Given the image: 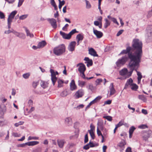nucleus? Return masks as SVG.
I'll return each instance as SVG.
<instances>
[{"label":"nucleus","mask_w":152,"mask_h":152,"mask_svg":"<svg viewBox=\"0 0 152 152\" xmlns=\"http://www.w3.org/2000/svg\"><path fill=\"white\" fill-rule=\"evenodd\" d=\"M77 137L78 135L77 134H75L70 136L69 138L70 140H74L75 138H77Z\"/></svg>","instance_id":"53"},{"label":"nucleus","mask_w":152,"mask_h":152,"mask_svg":"<svg viewBox=\"0 0 152 152\" xmlns=\"http://www.w3.org/2000/svg\"><path fill=\"white\" fill-rule=\"evenodd\" d=\"M127 71V69L124 68L119 71L120 75L121 76H124L126 75Z\"/></svg>","instance_id":"26"},{"label":"nucleus","mask_w":152,"mask_h":152,"mask_svg":"<svg viewBox=\"0 0 152 152\" xmlns=\"http://www.w3.org/2000/svg\"><path fill=\"white\" fill-rule=\"evenodd\" d=\"M46 45V43L45 41H42L38 43V48H42L44 47Z\"/></svg>","instance_id":"23"},{"label":"nucleus","mask_w":152,"mask_h":152,"mask_svg":"<svg viewBox=\"0 0 152 152\" xmlns=\"http://www.w3.org/2000/svg\"><path fill=\"white\" fill-rule=\"evenodd\" d=\"M147 34L148 38L151 40H152V26H148L147 28Z\"/></svg>","instance_id":"9"},{"label":"nucleus","mask_w":152,"mask_h":152,"mask_svg":"<svg viewBox=\"0 0 152 152\" xmlns=\"http://www.w3.org/2000/svg\"><path fill=\"white\" fill-rule=\"evenodd\" d=\"M110 90V95H112L114 94L115 92V90L114 88L113 83H111L109 88Z\"/></svg>","instance_id":"20"},{"label":"nucleus","mask_w":152,"mask_h":152,"mask_svg":"<svg viewBox=\"0 0 152 152\" xmlns=\"http://www.w3.org/2000/svg\"><path fill=\"white\" fill-rule=\"evenodd\" d=\"M93 31L94 34L97 38H100L102 37L103 34L102 32L95 29L94 28H93Z\"/></svg>","instance_id":"11"},{"label":"nucleus","mask_w":152,"mask_h":152,"mask_svg":"<svg viewBox=\"0 0 152 152\" xmlns=\"http://www.w3.org/2000/svg\"><path fill=\"white\" fill-rule=\"evenodd\" d=\"M48 20L49 22L52 27L55 29H56L57 27L56 20L55 19L52 18H48Z\"/></svg>","instance_id":"10"},{"label":"nucleus","mask_w":152,"mask_h":152,"mask_svg":"<svg viewBox=\"0 0 152 152\" xmlns=\"http://www.w3.org/2000/svg\"><path fill=\"white\" fill-rule=\"evenodd\" d=\"M7 111L6 107L4 104H2L0 106V112L1 114L3 115L6 113Z\"/></svg>","instance_id":"14"},{"label":"nucleus","mask_w":152,"mask_h":152,"mask_svg":"<svg viewBox=\"0 0 152 152\" xmlns=\"http://www.w3.org/2000/svg\"><path fill=\"white\" fill-rule=\"evenodd\" d=\"M124 122L123 121H120L115 126H116V128H118L123 125H124Z\"/></svg>","instance_id":"39"},{"label":"nucleus","mask_w":152,"mask_h":152,"mask_svg":"<svg viewBox=\"0 0 152 152\" xmlns=\"http://www.w3.org/2000/svg\"><path fill=\"white\" fill-rule=\"evenodd\" d=\"M68 95V93L66 91H64L61 94V95L62 97H65Z\"/></svg>","instance_id":"43"},{"label":"nucleus","mask_w":152,"mask_h":152,"mask_svg":"<svg viewBox=\"0 0 152 152\" xmlns=\"http://www.w3.org/2000/svg\"><path fill=\"white\" fill-rule=\"evenodd\" d=\"M151 133V130H149L147 131H144L143 132V135L142 137L143 140L145 141L147 140L148 138L150 137Z\"/></svg>","instance_id":"8"},{"label":"nucleus","mask_w":152,"mask_h":152,"mask_svg":"<svg viewBox=\"0 0 152 152\" xmlns=\"http://www.w3.org/2000/svg\"><path fill=\"white\" fill-rule=\"evenodd\" d=\"M128 59V57L125 56H123L121 59H119L116 64L117 66H119L121 65H123L125 63Z\"/></svg>","instance_id":"5"},{"label":"nucleus","mask_w":152,"mask_h":152,"mask_svg":"<svg viewBox=\"0 0 152 152\" xmlns=\"http://www.w3.org/2000/svg\"><path fill=\"white\" fill-rule=\"evenodd\" d=\"M124 31L123 30H121L119 31L116 34V36H119Z\"/></svg>","instance_id":"64"},{"label":"nucleus","mask_w":152,"mask_h":152,"mask_svg":"<svg viewBox=\"0 0 152 152\" xmlns=\"http://www.w3.org/2000/svg\"><path fill=\"white\" fill-rule=\"evenodd\" d=\"M48 83L47 82L41 80L40 85L43 88H46L48 86Z\"/></svg>","instance_id":"27"},{"label":"nucleus","mask_w":152,"mask_h":152,"mask_svg":"<svg viewBox=\"0 0 152 152\" xmlns=\"http://www.w3.org/2000/svg\"><path fill=\"white\" fill-rule=\"evenodd\" d=\"M17 13V11L16 10H15L12 12L10 15H9L8 17L9 18H11L13 19L14 16Z\"/></svg>","instance_id":"29"},{"label":"nucleus","mask_w":152,"mask_h":152,"mask_svg":"<svg viewBox=\"0 0 152 152\" xmlns=\"http://www.w3.org/2000/svg\"><path fill=\"white\" fill-rule=\"evenodd\" d=\"M88 89L91 91L94 90V87L92 84H91L89 85Z\"/></svg>","instance_id":"62"},{"label":"nucleus","mask_w":152,"mask_h":152,"mask_svg":"<svg viewBox=\"0 0 152 152\" xmlns=\"http://www.w3.org/2000/svg\"><path fill=\"white\" fill-rule=\"evenodd\" d=\"M39 139V137H36L29 136L28 139V140H38Z\"/></svg>","instance_id":"42"},{"label":"nucleus","mask_w":152,"mask_h":152,"mask_svg":"<svg viewBox=\"0 0 152 152\" xmlns=\"http://www.w3.org/2000/svg\"><path fill=\"white\" fill-rule=\"evenodd\" d=\"M90 146L89 145V143L87 144L86 145H85L83 147V148L84 149L87 150H88L90 148Z\"/></svg>","instance_id":"61"},{"label":"nucleus","mask_w":152,"mask_h":152,"mask_svg":"<svg viewBox=\"0 0 152 152\" xmlns=\"http://www.w3.org/2000/svg\"><path fill=\"white\" fill-rule=\"evenodd\" d=\"M28 16L27 14L22 15L19 17V19L20 20H23L26 18Z\"/></svg>","instance_id":"38"},{"label":"nucleus","mask_w":152,"mask_h":152,"mask_svg":"<svg viewBox=\"0 0 152 152\" xmlns=\"http://www.w3.org/2000/svg\"><path fill=\"white\" fill-rule=\"evenodd\" d=\"M103 124V121L101 119H99L98 121V123H97L98 126H102Z\"/></svg>","instance_id":"44"},{"label":"nucleus","mask_w":152,"mask_h":152,"mask_svg":"<svg viewBox=\"0 0 152 152\" xmlns=\"http://www.w3.org/2000/svg\"><path fill=\"white\" fill-rule=\"evenodd\" d=\"M138 98L143 101L144 102H145L147 100V99L144 95H140L138 96Z\"/></svg>","instance_id":"32"},{"label":"nucleus","mask_w":152,"mask_h":152,"mask_svg":"<svg viewBox=\"0 0 152 152\" xmlns=\"http://www.w3.org/2000/svg\"><path fill=\"white\" fill-rule=\"evenodd\" d=\"M5 64V62L4 60L0 58V65L4 66Z\"/></svg>","instance_id":"52"},{"label":"nucleus","mask_w":152,"mask_h":152,"mask_svg":"<svg viewBox=\"0 0 152 152\" xmlns=\"http://www.w3.org/2000/svg\"><path fill=\"white\" fill-rule=\"evenodd\" d=\"M89 145L90 147L91 148L94 147L98 145V143L94 144L91 141L89 142Z\"/></svg>","instance_id":"34"},{"label":"nucleus","mask_w":152,"mask_h":152,"mask_svg":"<svg viewBox=\"0 0 152 152\" xmlns=\"http://www.w3.org/2000/svg\"><path fill=\"white\" fill-rule=\"evenodd\" d=\"M76 67H79L78 71L80 73L85 72L86 70V67L85 65L82 63H79L77 64Z\"/></svg>","instance_id":"6"},{"label":"nucleus","mask_w":152,"mask_h":152,"mask_svg":"<svg viewBox=\"0 0 152 152\" xmlns=\"http://www.w3.org/2000/svg\"><path fill=\"white\" fill-rule=\"evenodd\" d=\"M88 134H86L85 136V139L84 142V143H86L88 141Z\"/></svg>","instance_id":"56"},{"label":"nucleus","mask_w":152,"mask_h":152,"mask_svg":"<svg viewBox=\"0 0 152 152\" xmlns=\"http://www.w3.org/2000/svg\"><path fill=\"white\" fill-rule=\"evenodd\" d=\"M58 88H61L63 86V84L64 83V81L63 80L58 79Z\"/></svg>","instance_id":"30"},{"label":"nucleus","mask_w":152,"mask_h":152,"mask_svg":"<svg viewBox=\"0 0 152 152\" xmlns=\"http://www.w3.org/2000/svg\"><path fill=\"white\" fill-rule=\"evenodd\" d=\"M39 143V142L37 141H32L28 142H26L27 146H34L38 144Z\"/></svg>","instance_id":"24"},{"label":"nucleus","mask_w":152,"mask_h":152,"mask_svg":"<svg viewBox=\"0 0 152 152\" xmlns=\"http://www.w3.org/2000/svg\"><path fill=\"white\" fill-rule=\"evenodd\" d=\"M65 51V47L64 44H62L54 48L53 52L55 54L59 56L62 55Z\"/></svg>","instance_id":"3"},{"label":"nucleus","mask_w":152,"mask_h":152,"mask_svg":"<svg viewBox=\"0 0 152 152\" xmlns=\"http://www.w3.org/2000/svg\"><path fill=\"white\" fill-rule=\"evenodd\" d=\"M57 142L59 147L61 148H63L64 144L66 142L64 139L58 140Z\"/></svg>","instance_id":"16"},{"label":"nucleus","mask_w":152,"mask_h":152,"mask_svg":"<svg viewBox=\"0 0 152 152\" xmlns=\"http://www.w3.org/2000/svg\"><path fill=\"white\" fill-rule=\"evenodd\" d=\"M90 136L92 139H94L95 138V134L93 132H89Z\"/></svg>","instance_id":"55"},{"label":"nucleus","mask_w":152,"mask_h":152,"mask_svg":"<svg viewBox=\"0 0 152 152\" xmlns=\"http://www.w3.org/2000/svg\"><path fill=\"white\" fill-rule=\"evenodd\" d=\"M126 143L124 140H123L119 144L118 146L121 147H123L126 144Z\"/></svg>","instance_id":"33"},{"label":"nucleus","mask_w":152,"mask_h":152,"mask_svg":"<svg viewBox=\"0 0 152 152\" xmlns=\"http://www.w3.org/2000/svg\"><path fill=\"white\" fill-rule=\"evenodd\" d=\"M132 47L130 46H128L126 48V50H124L121 52L120 53V54H127L128 53V56L129 58L130 59V61H131L132 59L131 58H130L129 56L131 57L132 58L134 59L133 60H135L137 59V58L135 56L134 53L133 54L132 52H131V51H132Z\"/></svg>","instance_id":"4"},{"label":"nucleus","mask_w":152,"mask_h":152,"mask_svg":"<svg viewBox=\"0 0 152 152\" xmlns=\"http://www.w3.org/2000/svg\"><path fill=\"white\" fill-rule=\"evenodd\" d=\"M84 94L83 90L80 89L77 91L75 93L74 96L76 99L82 97Z\"/></svg>","instance_id":"12"},{"label":"nucleus","mask_w":152,"mask_h":152,"mask_svg":"<svg viewBox=\"0 0 152 152\" xmlns=\"http://www.w3.org/2000/svg\"><path fill=\"white\" fill-rule=\"evenodd\" d=\"M89 54L94 57H98V55L97 54L96 51L93 48H91L88 50Z\"/></svg>","instance_id":"17"},{"label":"nucleus","mask_w":152,"mask_h":152,"mask_svg":"<svg viewBox=\"0 0 152 152\" xmlns=\"http://www.w3.org/2000/svg\"><path fill=\"white\" fill-rule=\"evenodd\" d=\"M84 105L83 104H81L77 106L76 107V108L77 109H80V108H82L83 107Z\"/></svg>","instance_id":"59"},{"label":"nucleus","mask_w":152,"mask_h":152,"mask_svg":"<svg viewBox=\"0 0 152 152\" xmlns=\"http://www.w3.org/2000/svg\"><path fill=\"white\" fill-rule=\"evenodd\" d=\"M78 31H76L75 29H74L72 30L69 33V34L72 36V35L75 33H77Z\"/></svg>","instance_id":"54"},{"label":"nucleus","mask_w":152,"mask_h":152,"mask_svg":"<svg viewBox=\"0 0 152 152\" xmlns=\"http://www.w3.org/2000/svg\"><path fill=\"white\" fill-rule=\"evenodd\" d=\"M97 134L99 136L101 135L102 138H103V135H102L101 131L99 129V127H97Z\"/></svg>","instance_id":"49"},{"label":"nucleus","mask_w":152,"mask_h":152,"mask_svg":"<svg viewBox=\"0 0 152 152\" xmlns=\"http://www.w3.org/2000/svg\"><path fill=\"white\" fill-rule=\"evenodd\" d=\"M86 82L85 81L79 80L78 81V85L81 86L83 87L85 84Z\"/></svg>","instance_id":"36"},{"label":"nucleus","mask_w":152,"mask_h":152,"mask_svg":"<svg viewBox=\"0 0 152 152\" xmlns=\"http://www.w3.org/2000/svg\"><path fill=\"white\" fill-rule=\"evenodd\" d=\"M65 122L66 124L68 126L71 125L72 124V120L70 117L66 118L65 119Z\"/></svg>","instance_id":"21"},{"label":"nucleus","mask_w":152,"mask_h":152,"mask_svg":"<svg viewBox=\"0 0 152 152\" xmlns=\"http://www.w3.org/2000/svg\"><path fill=\"white\" fill-rule=\"evenodd\" d=\"M84 60L86 61L85 62V63H87V66L88 67H89L91 66L93 64V61L91 59H90L88 57H85L84 59Z\"/></svg>","instance_id":"18"},{"label":"nucleus","mask_w":152,"mask_h":152,"mask_svg":"<svg viewBox=\"0 0 152 152\" xmlns=\"http://www.w3.org/2000/svg\"><path fill=\"white\" fill-rule=\"evenodd\" d=\"M26 33L27 35L28 36H29L31 37H32L34 36L33 34H31L28 30L27 29H26Z\"/></svg>","instance_id":"41"},{"label":"nucleus","mask_w":152,"mask_h":152,"mask_svg":"<svg viewBox=\"0 0 152 152\" xmlns=\"http://www.w3.org/2000/svg\"><path fill=\"white\" fill-rule=\"evenodd\" d=\"M105 22L104 24V27L105 28H106L108 26L110 25V22L107 18L105 19Z\"/></svg>","instance_id":"28"},{"label":"nucleus","mask_w":152,"mask_h":152,"mask_svg":"<svg viewBox=\"0 0 152 152\" xmlns=\"http://www.w3.org/2000/svg\"><path fill=\"white\" fill-rule=\"evenodd\" d=\"M103 118L106 119L110 121H111L112 120V117L110 116H104Z\"/></svg>","instance_id":"40"},{"label":"nucleus","mask_w":152,"mask_h":152,"mask_svg":"<svg viewBox=\"0 0 152 152\" xmlns=\"http://www.w3.org/2000/svg\"><path fill=\"white\" fill-rule=\"evenodd\" d=\"M60 33L64 39H69L71 37V36L69 34V33L68 34H66L64 32L60 31Z\"/></svg>","instance_id":"15"},{"label":"nucleus","mask_w":152,"mask_h":152,"mask_svg":"<svg viewBox=\"0 0 152 152\" xmlns=\"http://www.w3.org/2000/svg\"><path fill=\"white\" fill-rule=\"evenodd\" d=\"M27 146L26 142L17 145V147L26 148Z\"/></svg>","instance_id":"37"},{"label":"nucleus","mask_w":152,"mask_h":152,"mask_svg":"<svg viewBox=\"0 0 152 152\" xmlns=\"http://www.w3.org/2000/svg\"><path fill=\"white\" fill-rule=\"evenodd\" d=\"M13 18H11L8 17L7 19V24H11L12 22V21Z\"/></svg>","instance_id":"58"},{"label":"nucleus","mask_w":152,"mask_h":152,"mask_svg":"<svg viewBox=\"0 0 152 152\" xmlns=\"http://www.w3.org/2000/svg\"><path fill=\"white\" fill-rule=\"evenodd\" d=\"M131 85L132 84H131L130 83H128V82H126V83L125 86H124V89H127L129 87H130L131 86Z\"/></svg>","instance_id":"48"},{"label":"nucleus","mask_w":152,"mask_h":152,"mask_svg":"<svg viewBox=\"0 0 152 152\" xmlns=\"http://www.w3.org/2000/svg\"><path fill=\"white\" fill-rule=\"evenodd\" d=\"M30 75V74L29 73H26L23 74V77L24 78L26 79L28 78L29 77Z\"/></svg>","instance_id":"50"},{"label":"nucleus","mask_w":152,"mask_h":152,"mask_svg":"<svg viewBox=\"0 0 152 152\" xmlns=\"http://www.w3.org/2000/svg\"><path fill=\"white\" fill-rule=\"evenodd\" d=\"M135 129L136 128L134 126H132L129 129V133L133 134V132Z\"/></svg>","instance_id":"45"},{"label":"nucleus","mask_w":152,"mask_h":152,"mask_svg":"<svg viewBox=\"0 0 152 152\" xmlns=\"http://www.w3.org/2000/svg\"><path fill=\"white\" fill-rule=\"evenodd\" d=\"M84 38L83 35L81 34H79L76 36V39H77V45L79 44V42L80 41H82Z\"/></svg>","instance_id":"22"},{"label":"nucleus","mask_w":152,"mask_h":152,"mask_svg":"<svg viewBox=\"0 0 152 152\" xmlns=\"http://www.w3.org/2000/svg\"><path fill=\"white\" fill-rule=\"evenodd\" d=\"M24 0H19V2L18 3V7H19L22 4Z\"/></svg>","instance_id":"57"},{"label":"nucleus","mask_w":152,"mask_h":152,"mask_svg":"<svg viewBox=\"0 0 152 152\" xmlns=\"http://www.w3.org/2000/svg\"><path fill=\"white\" fill-rule=\"evenodd\" d=\"M18 37L23 39H24L25 38V36L24 34L20 33Z\"/></svg>","instance_id":"51"},{"label":"nucleus","mask_w":152,"mask_h":152,"mask_svg":"<svg viewBox=\"0 0 152 152\" xmlns=\"http://www.w3.org/2000/svg\"><path fill=\"white\" fill-rule=\"evenodd\" d=\"M131 85V88L132 90L136 91L138 88V86L135 84L133 83Z\"/></svg>","instance_id":"31"},{"label":"nucleus","mask_w":152,"mask_h":152,"mask_svg":"<svg viewBox=\"0 0 152 152\" xmlns=\"http://www.w3.org/2000/svg\"><path fill=\"white\" fill-rule=\"evenodd\" d=\"M91 129L89 130V132H93V130L94 129L95 126L93 125L92 124H91L90 126Z\"/></svg>","instance_id":"60"},{"label":"nucleus","mask_w":152,"mask_h":152,"mask_svg":"<svg viewBox=\"0 0 152 152\" xmlns=\"http://www.w3.org/2000/svg\"><path fill=\"white\" fill-rule=\"evenodd\" d=\"M86 4V7L87 8L89 9L91 7V5L89 2L87 0H85Z\"/></svg>","instance_id":"46"},{"label":"nucleus","mask_w":152,"mask_h":152,"mask_svg":"<svg viewBox=\"0 0 152 152\" xmlns=\"http://www.w3.org/2000/svg\"><path fill=\"white\" fill-rule=\"evenodd\" d=\"M148 128V126L145 124H142L138 126V128L141 129H144Z\"/></svg>","instance_id":"47"},{"label":"nucleus","mask_w":152,"mask_h":152,"mask_svg":"<svg viewBox=\"0 0 152 152\" xmlns=\"http://www.w3.org/2000/svg\"><path fill=\"white\" fill-rule=\"evenodd\" d=\"M76 45V42L75 41L71 42L69 44L68 47V50L72 52L74 50L75 47Z\"/></svg>","instance_id":"13"},{"label":"nucleus","mask_w":152,"mask_h":152,"mask_svg":"<svg viewBox=\"0 0 152 152\" xmlns=\"http://www.w3.org/2000/svg\"><path fill=\"white\" fill-rule=\"evenodd\" d=\"M77 89V86L75 84L74 80H72L70 84V89L71 91H74Z\"/></svg>","instance_id":"19"},{"label":"nucleus","mask_w":152,"mask_h":152,"mask_svg":"<svg viewBox=\"0 0 152 152\" xmlns=\"http://www.w3.org/2000/svg\"><path fill=\"white\" fill-rule=\"evenodd\" d=\"M136 72H137V75L138 76V77H137L138 83L139 84V83H140V82L141 79L142 77V76L141 75V73L139 71H137H137H136Z\"/></svg>","instance_id":"25"},{"label":"nucleus","mask_w":152,"mask_h":152,"mask_svg":"<svg viewBox=\"0 0 152 152\" xmlns=\"http://www.w3.org/2000/svg\"><path fill=\"white\" fill-rule=\"evenodd\" d=\"M5 18V15L4 14L0 11V18L1 19H3Z\"/></svg>","instance_id":"63"},{"label":"nucleus","mask_w":152,"mask_h":152,"mask_svg":"<svg viewBox=\"0 0 152 152\" xmlns=\"http://www.w3.org/2000/svg\"><path fill=\"white\" fill-rule=\"evenodd\" d=\"M50 72L51 73V80L53 85L54 86L55 82L57 80V78L56 76L55 72L54 71V70L50 69Z\"/></svg>","instance_id":"7"},{"label":"nucleus","mask_w":152,"mask_h":152,"mask_svg":"<svg viewBox=\"0 0 152 152\" xmlns=\"http://www.w3.org/2000/svg\"><path fill=\"white\" fill-rule=\"evenodd\" d=\"M59 4L58 6L60 10H61V8L63 5L65 3V1L64 0L62 1H59Z\"/></svg>","instance_id":"35"},{"label":"nucleus","mask_w":152,"mask_h":152,"mask_svg":"<svg viewBox=\"0 0 152 152\" xmlns=\"http://www.w3.org/2000/svg\"><path fill=\"white\" fill-rule=\"evenodd\" d=\"M129 57L132 59L131 61H129V67L131 71L128 72V73L129 74V76H130L134 70L137 71L139 66L141 60H137V59L133 60L134 59L132 58V56H129Z\"/></svg>","instance_id":"2"},{"label":"nucleus","mask_w":152,"mask_h":152,"mask_svg":"<svg viewBox=\"0 0 152 152\" xmlns=\"http://www.w3.org/2000/svg\"><path fill=\"white\" fill-rule=\"evenodd\" d=\"M142 43L138 39H134L132 42V51L134 53L137 60H141L142 55Z\"/></svg>","instance_id":"1"}]
</instances>
